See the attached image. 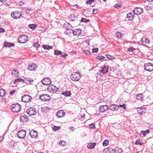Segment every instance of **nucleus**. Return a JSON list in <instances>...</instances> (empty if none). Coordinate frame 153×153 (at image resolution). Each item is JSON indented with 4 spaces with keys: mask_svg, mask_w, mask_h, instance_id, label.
I'll list each match as a JSON object with an SVG mask.
<instances>
[{
    "mask_svg": "<svg viewBox=\"0 0 153 153\" xmlns=\"http://www.w3.org/2000/svg\"><path fill=\"white\" fill-rule=\"evenodd\" d=\"M14 45V44L13 43H10L7 42H5L4 43V46L5 47H10L13 46Z\"/></svg>",
    "mask_w": 153,
    "mask_h": 153,
    "instance_id": "29",
    "label": "nucleus"
},
{
    "mask_svg": "<svg viewBox=\"0 0 153 153\" xmlns=\"http://www.w3.org/2000/svg\"><path fill=\"white\" fill-rule=\"evenodd\" d=\"M69 25V23H68L67 24H65L64 26V27H65L66 29V30H72V27L70 25Z\"/></svg>",
    "mask_w": 153,
    "mask_h": 153,
    "instance_id": "37",
    "label": "nucleus"
},
{
    "mask_svg": "<svg viewBox=\"0 0 153 153\" xmlns=\"http://www.w3.org/2000/svg\"><path fill=\"white\" fill-rule=\"evenodd\" d=\"M65 114V112L62 110H60L58 111L56 113V116L58 118L64 117Z\"/></svg>",
    "mask_w": 153,
    "mask_h": 153,
    "instance_id": "15",
    "label": "nucleus"
},
{
    "mask_svg": "<svg viewBox=\"0 0 153 153\" xmlns=\"http://www.w3.org/2000/svg\"><path fill=\"white\" fill-rule=\"evenodd\" d=\"M122 4V3L121 2H118L116 4L114 7L117 8V9H119L121 7V6Z\"/></svg>",
    "mask_w": 153,
    "mask_h": 153,
    "instance_id": "33",
    "label": "nucleus"
},
{
    "mask_svg": "<svg viewBox=\"0 0 153 153\" xmlns=\"http://www.w3.org/2000/svg\"><path fill=\"white\" fill-rule=\"evenodd\" d=\"M48 110V108L47 106H44L41 108V111L44 113H46Z\"/></svg>",
    "mask_w": 153,
    "mask_h": 153,
    "instance_id": "35",
    "label": "nucleus"
},
{
    "mask_svg": "<svg viewBox=\"0 0 153 153\" xmlns=\"http://www.w3.org/2000/svg\"><path fill=\"white\" fill-rule=\"evenodd\" d=\"M116 150L117 151V152L118 153H121L123 150L119 148V147H116Z\"/></svg>",
    "mask_w": 153,
    "mask_h": 153,
    "instance_id": "48",
    "label": "nucleus"
},
{
    "mask_svg": "<svg viewBox=\"0 0 153 153\" xmlns=\"http://www.w3.org/2000/svg\"><path fill=\"white\" fill-rule=\"evenodd\" d=\"M59 144L61 146H65L66 144V143L64 140L60 141L59 143Z\"/></svg>",
    "mask_w": 153,
    "mask_h": 153,
    "instance_id": "45",
    "label": "nucleus"
},
{
    "mask_svg": "<svg viewBox=\"0 0 153 153\" xmlns=\"http://www.w3.org/2000/svg\"><path fill=\"white\" fill-rule=\"evenodd\" d=\"M42 47L44 49L48 50V45H44Z\"/></svg>",
    "mask_w": 153,
    "mask_h": 153,
    "instance_id": "58",
    "label": "nucleus"
},
{
    "mask_svg": "<svg viewBox=\"0 0 153 153\" xmlns=\"http://www.w3.org/2000/svg\"><path fill=\"white\" fill-rule=\"evenodd\" d=\"M143 94H138L136 95V98L138 100H143Z\"/></svg>",
    "mask_w": 153,
    "mask_h": 153,
    "instance_id": "25",
    "label": "nucleus"
},
{
    "mask_svg": "<svg viewBox=\"0 0 153 153\" xmlns=\"http://www.w3.org/2000/svg\"><path fill=\"white\" fill-rule=\"evenodd\" d=\"M12 76L15 77H18L19 75V73L18 71L17 70H14L12 71L11 73Z\"/></svg>",
    "mask_w": 153,
    "mask_h": 153,
    "instance_id": "24",
    "label": "nucleus"
},
{
    "mask_svg": "<svg viewBox=\"0 0 153 153\" xmlns=\"http://www.w3.org/2000/svg\"><path fill=\"white\" fill-rule=\"evenodd\" d=\"M68 56V54H62V55H60V56H61L62 57L65 58H66V56Z\"/></svg>",
    "mask_w": 153,
    "mask_h": 153,
    "instance_id": "60",
    "label": "nucleus"
},
{
    "mask_svg": "<svg viewBox=\"0 0 153 153\" xmlns=\"http://www.w3.org/2000/svg\"><path fill=\"white\" fill-rule=\"evenodd\" d=\"M120 107L121 108H123L124 109H126V106L125 104H123V105H120L119 106V107Z\"/></svg>",
    "mask_w": 153,
    "mask_h": 153,
    "instance_id": "55",
    "label": "nucleus"
},
{
    "mask_svg": "<svg viewBox=\"0 0 153 153\" xmlns=\"http://www.w3.org/2000/svg\"><path fill=\"white\" fill-rule=\"evenodd\" d=\"M81 33V30L80 28L75 29L73 30L72 33L74 35L79 36L80 35Z\"/></svg>",
    "mask_w": 153,
    "mask_h": 153,
    "instance_id": "19",
    "label": "nucleus"
},
{
    "mask_svg": "<svg viewBox=\"0 0 153 153\" xmlns=\"http://www.w3.org/2000/svg\"><path fill=\"white\" fill-rule=\"evenodd\" d=\"M89 127L90 128H94L95 127V126L94 123H92L90 125Z\"/></svg>",
    "mask_w": 153,
    "mask_h": 153,
    "instance_id": "54",
    "label": "nucleus"
},
{
    "mask_svg": "<svg viewBox=\"0 0 153 153\" xmlns=\"http://www.w3.org/2000/svg\"><path fill=\"white\" fill-rule=\"evenodd\" d=\"M149 133V129L146 130V131H144L143 133V135L145 136L146 134H147Z\"/></svg>",
    "mask_w": 153,
    "mask_h": 153,
    "instance_id": "49",
    "label": "nucleus"
},
{
    "mask_svg": "<svg viewBox=\"0 0 153 153\" xmlns=\"http://www.w3.org/2000/svg\"><path fill=\"white\" fill-rule=\"evenodd\" d=\"M137 111L138 113L140 115H142L145 112L142 110V109L141 107L138 108L137 109Z\"/></svg>",
    "mask_w": 153,
    "mask_h": 153,
    "instance_id": "38",
    "label": "nucleus"
},
{
    "mask_svg": "<svg viewBox=\"0 0 153 153\" xmlns=\"http://www.w3.org/2000/svg\"><path fill=\"white\" fill-rule=\"evenodd\" d=\"M27 37L25 35L20 36L18 39V42L21 43H25L27 41Z\"/></svg>",
    "mask_w": 153,
    "mask_h": 153,
    "instance_id": "6",
    "label": "nucleus"
},
{
    "mask_svg": "<svg viewBox=\"0 0 153 153\" xmlns=\"http://www.w3.org/2000/svg\"><path fill=\"white\" fill-rule=\"evenodd\" d=\"M98 48H94L92 49V52H94L97 53L98 52Z\"/></svg>",
    "mask_w": 153,
    "mask_h": 153,
    "instance_id": "57",
    "label": "nucleus"
},
{
    "mask_svg": "<svg viewBox=\"0 0 153 153\" xmlns=\"http://www.w3.org/2000/svg\"><path fill=\"white\" fill-rule=\"evenodd\" d=\"M15 92V90L12 91L10 93V95H13V94H14Z\"/></svg>",
    "mask_w": 153,
    "mask_h": 153,
    "instance_id": "63",
    "label": "nucleus"
},
{
    "mask_svg": "<svg viewBox=\"0 0 153 153\" xmlns=\"http://www.w3.org/2000/svg\"><path fill=\"white\" fill-rule=\"evenodd\" d=\"M6 92L5 90L1 89H0V96L1 97H4L5 94Z\"/></svg>",
    "mask_w": 153,
    "mask_h": 153,
    "instance_id": "36",
    "label": "nucleus"
},
{
    "mask_svg": "<svg viewBox=\"0 0 153 153\" xmlns=\"http://www.w3.org/2000/svg\"><path fill=\"white\" fill-rule=\"evenodd\" d=\"M117 37V38L120 39L123 36V34L120 32H117L116 33Z\"/></svg>",
    "mask_w": 153,
    "mask_h": 153,
    "instance_id": "42",
    "label": "nucleus"
},
{
    "mask_svg": "<svg viewBox=\"0 0 153 153\" xmlns=\"http://www.w3.org/2000/svg\"><path fill=\"white\" fill-rule=\"evenodd\" d=\"M29 134L31 137L33 138L36 137L37 136V131L34 130L30 131Z\"/></svg>",
    "mask_w": 153,
    "mask_h": 153,
    "instance_id": "21",
    "label": "nucleus"
},
{
    "mask_svg": "<svg viewBox=\"0 0 153 153\" xmlns=\"http://www.w3.org/2000/svg\"><path fill=\"white\" fill-rule=\"evenodd\" d=\"M90 21V20L89 19H85L84 18H82L81 20H80L79 22V23L80 22H84L85 23H87L89 22Z\"/></svg>",
    "mask_w": 153,
    "mask_h": 153,
    "instance_id": "41",
    "label": "nucleus"
},
{
    "mask_svg": "<svg viewBox=\"0 0 153 153\" xmlns=\"http://www.w3.org/2000/svg\"><path fill=\"white\" fill-rule=\"evenodd\" d=\"M133 12L135 14L139 15L142 13L143 11V9L140 7H137L133 10Z\"/></svg>",
    "mask_w": 153,
    "mask_h": 153,
    "instance_id": "13",
    "label": "nucleus"
},
{
    "mask_svg": "<svg viewBox=\"0 0 153 153\" xmlns=\"http://www.w3.org/2000/svg\"><path fill=\"white\" fill-rule=\"evenodd\" d=\"M84 52L86 53V54H88V53H90V52L88 51H87V50H84Z\"/></svg>",
    "mask_w": 153,
    "mask_h": 153,
    "instance_id": "64",
    "label": "nucleus"
},
{
    "mask_svg": "<svg viewBox=\"0 0 153 153\" xmlns=\"http://www.w3.org/2000/svg\"><path fill=\"white\" fill-rule=\"evenodd\" d=\"M81 78V76L79 72L74 73L70 76L71 79L74 81H78Z\"/></svg>",
    "mask_w": 153,
    "mask_h": 153,
    "instance_id": "3",
    "label": "nucleus"
},
{
    "mask_svg": "<svg viewBox=\"0 0 153 153\" xmlns=\"http://www.w3.org/2000/svg\"><path fill=\"white\" fill-rule=\"evenodd\" d=\"M140 42L142 44L144 45L149 44L150 42L149 39L145 37L142 38Z\"/></svg>",
    "mask_w": 153,
    "mask_h": 153,
    "instance_id": "14",
    "label": "nucleus"
},
{
    "mask_svg": "<svg viewBox=\"0 0 153 153\" xmlns=\"http://www.w3.org/2000/svg\"><path fill=\"white\" fill-rule=\"evenodd\" d=\"M144 69L147 71H151L153 70V64L151 63H146L144 65Z\"/></svg>",
    "mask_w": 153,
    "mask_h": 153,
    "instance_id": "7",
    "label": "nucleus"
},
{
    "mask_svg": "<svg viewBox=\"0 0 153 153\" xmlns=\"http://www.w3.org/2000/svg\"><path fill=\"white\" fill-rule=\"evenodd\" d=\"M73 30H66L64 31V33L66 35H70V34L72 33Z\"/></svg>",
    "mask_w": 153,
    "mask_h": 153,
    "instance_id": "40",
    "label": "nucleus"
},
{
    "mask_svg": "<svg viewBox=\"0 0 153 153\" xmlns=\"http://www.w3.org/2000/svg\"><path fill=\"white\" fill-rule=\"evenodd\" d=\"M32 99V97L28 95H24L21 98L22 101L25 102H28L30 101Z\"/></svg>",
    "mask_w": 153,
    "mask_h": 153,
    "instance_id": "8",
    "label": "nucleus"
},
{
    "mask_svg": "<svg viewBox=\"0 0 153 153\" xmlns=\"http://www.w3.org/2000/svg\"><path fill=\"white\" fill-rule=\"evenodd\" d=\"M10 108L12 112L14 113H17L20 111L21 106L18 103L14 104L10 106Z\"/></svg>",
    "mask_w": 153,
    "mask_h": 153,
    "instance_id": "2",
    "label": "nucleus"
},
{
    "mask_svg": "<svg viewBox=\"0 0 153 153\" xmlns=\"http://www.w3.org/2000/svg\"><path fill=\"white\" fill-rule=\"evenodd\" d=\"M98 12V10L97 9H94L93 10V13L95 14Z\"/></svg>",
    "mask_w": 153,
    "mask_h": 153,
    "instance_id": "53",
    "label": "nucleus"
},
{
    "mask_svg": "<svg viewBox=\"0 0 153 153\" xmlns=\"http://www.w3.org/2000/svg\"><path fill=\"white\" fill-rule=\"evenodd\" d=\"M36 65L35 64H33L29 65L27 68L30 71H35L36 69Z\"/></svg>",
    "mask_w": 153,
    "mask_h": 153,
    "instance_id": "22",
    "label": "nucleus"
},
{
    "mask_svg": "<svg viewBox=\"0 0 153 153\" xmlns=\"http://www.w3.org/2000/svg\"><path fill=\"white\" fill-rule=\"evenodd\" d=\"M22 81L23 82H25L27 84H31L33 82V80H30L27 79H26L25 80H23L21 78H18L16 79L14 82V83L15 84H17L18 82Z\"/></svg>",
    "mask_w": 153,
    "mask_h": 153,
    "instance_id": "5",
    "label": "nucleus"
},
{
    "mask_svg": "<svg viewBox=\"0 0 153 153\" xmlns=\"http://www.w3.org/2000/svg\"><path fill=\"white\" fill-rule=\"evenodd\" d=\"M113 150V149L110 147H108L105 149L104 150V152L105 153H112V151Z\"/></svg>",
    "mask_w": 153,
    "mask_h": 153,
    "instance_id": "27",
    "label": "nucleus"
},
{
    "mask_svg": "<svg viewBox=\"0 0 153 153\" xmlns=\"http://www.w3.org/2000/svg\"><path fill=\"white\" fill-rule=\"evenodd\" d=\"M20 120L23 122H24L27 121V117L26 116H22L20 117Z\"/></svg>",
    "mask_w": 153,
    "mask_h": 153,
    "instance_id": "32",
    "label": "nucleus"
},
{
    "mask_svg": "<svg viewBox=\"0 0 153 153\" xmlns=\"http://www.w3.org/2000/svg\"><path fill=\"white\" fill-rule=\"evenodd\" d=\"M26 131L24 130L19 131L17 133L18 137L21 139L24 138L26 136Z\"/></svg>",
    "mask_w": 153,
    "mask_h": 153,
    "instance_id": "12",
    "label": "nucleus"
},
{
    "mask_svg": "<svg viewBox=\"0 0 153 153\" xmlns=\"http://www.w3.org/2000/svg\"><path fill=\"white\" fill-rule=\"evenodd\" d=\"M101 68L102 69L101 70H100V72L102 73V74H100V76H102L104 74H106L108 72V66L104 65L102 67H101Z\"/></svg>",
    "mask_w": 153,
    "mask_h": 153,
    "instance_id": "11",
    "label": "nucleus"
},
{
    "mask_svg": "<svg viewBox=\"0 0 153 153\" xmlns=\"http://www.w3.org/2000/svg\"><path fill=\"white\" fill-rule=\"evenodd\" d=\"M135 144L136 145L139 144L140 145H142L143 144V142L142 143L141 142H140L139 143H138L137 141H135Z\"/></svg>",
    "mask_w": 153,
    "mask_h": 153,
    "instance_id": "56",
    "label": "nucleus"
},
{
    "mask_svg": "<svg viewBox=\"0 0 153 153\" xmlns=\"http://www.w3.org/2000/svg\"><path fill=\"white\" fill-rule=\"evenodd\" d=\"M108 109L112 111H115L117 110L119 108V106L116 104H112L108 107Z\"/></svg>",
    "mask_w": 153,
    "mask_h": 153,
    "instance_id": "16",
    "label": "nucleus"
},
{
    "mask_svg": "<svg viewBox=\"0 0 153 153\" xmlns=\"http://www.w3.org/2000/svg\"><path fill=\"white\" fill-rule=\"evenodd\" d=\"M127 18L129 20H132L134 19L133 15L130 13H128L127 15Z\"/></svg>",
    "mask_w": 153,
    "mask_h": 153,
    "instance_id": "30",
    "label": "nucleus"
},
{
    "mask_svg": "<svg viewBox=\"0 0 153 153\" xmlns=\"http://www.w3.org/2000/svg\"><path fill=\"white\" fill-rule=\"evenodd\" d=\"M62 94L65 95L66 97L70 96L71 95V93L70 91H68L66 90L65 92H63Z\"/></svg>",
    "mask_w": 153,
    "mask_h": 153,
    "instance_id": "26",
    "label": "nucleus"
},
{
    "mask_svg": "<svg viewBox=\"0 0 153 153\" xmlns=\"http://www.w3.org/2000/svg\"><path fill=\"white\" fill-rule=\"evenodd\" d=\"M60 127L54 126L52 128L53 130L54 131H56L60 129Z\"/></svg>",
    "mask_w": 153,
    "mask_h": 153,
    "instance_id": "47",
    "label": "nucleus"
},
{
    "mask_svg": "<svg viewBox=\"0 0 153 153\" xmlns=\"http://www.w3.org/2000/svg\"><path fill=\"white\" fill-rule=\"evenodd\" d=\"M68 19L72 22H75L76 25H79V22L80 19V17L79 16V15L76 13L74 14H71L68 17Z\"/></svg>",
    "mask_w": 153,
    "mask_h": 153,
    "instance_id": "1",
    "label": "nucleus"
},
{
    "mask_svg": "<svg viewBox=\"0 0 153 153\" xmlns=\"http://www.w3.org/2000/svg\"><path fill=\"white\" fill-rule=\"evenodd\" d=\"M42 82L43 84L45 85H48V78L47 77L42 79Z\"/></svg>",
    "mask_w": 153,
    "mask_h": 153,
    "instance_id": "34",
    "label": "nucleus"
},
{
    "mask_svg": "<svg viewBox=\"0 0 153 153\" xmlns=\"http://www.w3.org/2000/svg\"><path fill=\"white\" fill-rule=\"evenodd\" d=\"M128 51L130 52H133L135 50V49L133 47L128 48Z\"/></svg>",
    "mask_w": 153,
    "mask_h": 153,
    "instance_id": "50",
    "label": "nucleus"
},
{
    "mask_svg": "<svg viewBox=\"0 0 153 153\" xmlns=\"http://www.w3.org/2000/svg\"><path fill=\"white\" fill-rule=\"evenodd\" d=\"M50 82L49 84H48V91L50 92L55 93L57 91L58 88L54 85H51V79L48 78V81Z\"/></svg>",
    "mask_w": 153,
    "mask_h": 153,
    "instance_id": "4",
    "label": "nucleus"
},
{
    "mask_svg": "<svg viewBox=\"0 0 153 153\" xmlns=\"http://www.w3.org/2000/svg\"><path fill=\"white\" fill-rule=\"evenodd\" d=\"M60 24V23L59 22L52 21L51 22V25L53 28H57Z\"/></svg>",
    "mask_w": 153,
    "mask_h": 153,
    "instance_id": "20",
    "label": "nucleus"
},
{
    "mask_svg": "<svg viewBox=\"0 0 153 153\" xmlns=\"http://www.w3.org/2000/svg\"><path fill=\"white\" fill-rule=\"evenodd\" d=\"M145 8L148 13L150 14H153V8L150 6L146 5L145 7Z\"/></svg>",
    "mask_w": 153,
    "mask_h": 153,
    "instance_id": "18",
    "label": "nucleus"
},
{
    "mask_svg": "<svg viewBox=\"0 0 153 153\" xmlns=\"http://www.w3.org/2000/svg\"><path fill=\"white\" fill-rule=\"evenodd\" d=\"M4 32V29L3 28L0 27V33L2 32Z\"/></svg>",
    "mask_w": 153,
    "mask_h": 153,
    "instance_id": "62",
    "label": "nucleus"
},
{
    "mask_svg": "<svg viewBox=\"0 0 153 153\" xmlns=\"http://www.w3.org/2000/svg\"><path fill=\"white\" fill-rule=\"evenodd\" d=\"M40 99L44 101H47L48 100V94H43L41 95L40 97Z\"/></svg>",
    "mask_w": 153,
    "mask_h": 153,
    "instance_id": "23",
    "label": "nucleus"
},
{
    "mask_svg": "<svg viewBox=\"0 0 153 153\" xmlns=\"http://www.w3.org/2000/svg\"><path fill=\"white\" fill-rule=\"evenodd\" d=\"M105 56L108 58L110 60H112L115 59L114 57H112V56L108 54H106L105 55Z\"/></svg>",
    "mask_w": 153,
    "mask_h": 153,
    "instance_id": "46",
    "label": "nucleus"
},
{
    "mask_svg": "<svg viewBox=\"0 0 153 153\" xmlns=\"http://www.w3.org/2000/svg\"><path fill=\"white\" fill-rule=\"evenodd\" d=\"M69 128L71 131H74L75 130V128L74 127H70Z\"/></svg>",
    "mask_w": 153,
    "mask_h": 153,
    "instance_id": "59",
    "label": "nucleus"
},
{
    "mask_svg": "<svg viewBox=\"0 0 153 153\" xmlns=\"http://www.w3.org/2000/svg\"><path fill=\"white\" fill-rule=\"evenodd\" d=\"M11 15L12 17L16 19L20 18L22 14L20 12L16 11L12 12Z\"/></svg>",
    "mask_w": 153,
    "mask_h": 153,
    "instance_id": "10",
    "label": "nucleus"
},
{
    "mask_svg": "<svg viewBox=\"0 0 153 153\" xmlns=\"http://www.w3.org/2000/svg\"><path fill=\"white\" fill-rule=\"evenodd\" d=\"M26 112L30 116L35 115L36 113V110L34 108L30 107L27 110Z\"/></svg>",
    "mask_w": 153,
    "mask_h": 153,
    "instance_id": "9",
    "label": "nucleus"
},
{
    "mask_svg": "<svg viewBox=\"0 0 153 153\" xmlns=\"http://www.w3.org/2000/svg\"><path fill=\"white\" fill-rule=\"evenodd\" d=\"M108 109V107L107 105H102L100 106L99 110L102 112H104Z\"/></svg>",
    "mask_w": 153,
    "mask_h": 153,
    "instance_id": "17",
    "label": "nucleus"
},
{
    "mask_svg": "<svg viewBox=\"0 0 153 153\" xmlns=\"http://www.w3.org/2000/svg\"><path fill=\"white\" fill-rule=\"evenodd\" d=\"M34 46L36 48H38L40 46V45L38 43H34Z\"/></svg>",
    "mask_w": 153,
    "mask_h": 153,
    "instance_id": "52",
    "label": "nucleus"
},
{
    "mask_svg": "<svg viewBox=\"0 0 153 153\" xmlns=\"http://www.w3.org/2000/svg\"><path fill=\"white\" fill-rule=\"evenodd\" d=\"M94 1H87L86 3L87 4H91L92 3L94 2Z\"/></svg>",
    "mask_w": 153,
    "mask_h": 153,
    "instance_id": "51",
    "label": "nucleus"
},
{
    "mask_svg": "<svg viewBox=\"0 0 153 153\" xmlns=\"http://www.w3.org/2000/svg\"><path fill=\"white\" fill-rule=\"evenodd\" d=\"M28 27L32 29H34L37 27V25L35 24H29Z\"/></svg>",
    "mask_w": 153,
    "mask_h": 153,
    "instance_id": "43",
    "label": "nucleus"
},
{
    "mask_svg": "<svg viewBox=\"0 0 153 153\" xmlns=\"http://www.w3.org/2000/svg\"><path fill=\"white\" fill-rule=\"evenodd\" d=\"M109 141L107 140H105L102 143V145L104 146H105L108 144Z\"/></svg>",
    "mask_w": 153,
    "mask_h": 153,
    "instance_id": "44",
    "label": "nucleus"
},
{
    "mask_svg": "<svg viewBox=\"0 0 153 153\" xmlns=\"http://www.w3.org/2000/svg\"><path fill=\"white\" fill-rule=\"evenodd\" d=\"M96 144V143H90L88 144L87 147L89 149H92L95 147Z\"/></svg>",
    "mask_w": 153,
    "mask_h": 153,
    "instance_id": "28",
    "label": "nucleus"
},
{
    "mask_svg": "<svg viewBox=\"0 0 153 153\" xmlns=\"http://www.w3.org/2000/svg\"><path fill=\"white\" fill-rule=\"evenodd\" d=\"M96 58L100 60L101 61H105L106 60V58L102 56H97L96 57Z\"/></svg>",
    "mask_w": 153,
    "mask_h": 153,
    "instance_id": "31",
    "label": "nucleus"
},
{
    "mask_svg": "<svg viewBox=\"0 0 153 153\" xmlns=\"http://www.w3.org/2000/svg\"><path fill=\"white\" fill-rule=\"evenodd\" d=\"M54 53L56 55H61L62 53L60 51L56 50H54Z\"/></svg>",
    "mask_w": 153,
    "mask_h": 153,
    "instance_id": "39",
    "label": "nucleus"
},
{
    "mask_svg": "<svg viewBox=\"0 0 153 153\" xmlns=\"http://www.w3.org/2000/svg\"><path fill=\"white\" fill-rule=\"evenodd\" d=\"M85 43H87L88 45H89V43L90 42V40L89 39L86 40L85 41Z\"/></svg>",
    "mask_w": 153,
    "mask_h": 153,
    "instance_id": "61",
    "label": "nucleus"
}]
</instances>
